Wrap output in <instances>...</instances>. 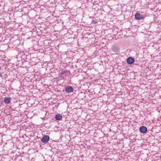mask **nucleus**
<instances>
[{
    "mask_svg": "<svg viewBox=\"0 0 161 161\" xmlns=\"http://www.w3.org/2000/svg\"><path fill=\"white\" fill-rule=\"evenodd\" d=\"M49 136L47 135H45L42 138L41 141L43 143H46L49 141Z\"/></svg>",
    "mask_w": 161,
    "mask_h": 161,
    "instance_id": "nucleus-3",
    "label": "nucleus"
},
{
    "mask_svg": "<svg viewBox=\"0 0 161 161\" xmlns=\"http://www.w3.org/2000/svg\"><path fill=\"white\" fill-rule=\"evenodd\" d=\"M11 98L10 97H5L3 100L4 103L6 104L9 103L11 101Z\"/></svg>",
    "mask_w": 161,
    "mask_h": 161,
    "instance_id": "nucleus-7",
    "label": "nucleus"
},
{
    "mask_svg": "<svg viewBox=\"0 0 161 161\" xmlns=\"http://www.w3.org/2000/svg\"><path fill=\"white\" fill-rule=\"evenodd\" d=\"M62 118V116L60 114H56L55 116V119L56 120H59Z\"/></svg>",
    "mask_w": 161,
    "mask_h": 161,
    "instance_id": "nucleus-8",
    "label": "nucleus"
},
{
    "mask_svg": "<svg viewBox=\"0 0 161 161\" xmlns=\"http://www.w3.org/2000/svg\"><path fill=\"white\" fill-rule=\"evenodd\" d=\"M3 76V75L2 74V73L0 72V76L1 77H2Z\"/></svg>",
    "mask_w": 161,
    "mask_h": 161,
    "instance_id": "nucleus-10",
    "label": "nucleus"
},
{
    "mask_svg": "<svg viewBox=\"0 0 161 161\" xmlns=\"http://www.w3.org/2000/svg\"><path fill=\"white\" fill-rule=\"evenodd\" d=\"M135 61L134 59L133 58L129 57L126 60L127 63L129 64H133Z\"/></svg>",
    "mask_w": 161,
    "mask_h": 161,
    "instance_id": "nucleus-5",
    "label": "nucleus"
},
{
    "mask_svg": "<svg viewBox=\"0 0 161 161\" xmlns=\"http://www.w3.org/2000/svg\"><path fill=\"white\" fill-rule=\"evenodd\" d=\"M65 92L66 93H70L73 92V88L71 86H68L65 88Z\"/></svg>",
    "mask_w": 161,
    "mask_h": 161,
    "instance_id": "nucleus-2",
    "label": "nucleus"
},
{
    "mask_svg": "<svg viewBox=\"0 0 161 161\" xmlns=\"http://www.w3.org/2000/svg\"><path fill=\"white\" fill-rule=\"evenodd\" d=\"M112 49L115 53H117L119 52V47L116 46H113L112 47Z\"/></svg>",
    "mask_w": 161,
    "mask_h": 161,
    "instance_id": "nucleus-6",
    "label": "nucleus"
},
{
    "mask_svg": "<svg viewBox=\"0 0 161 161\" xmlns=\"http://www.w3.org/2000/svg\"><path fill=\"white\" fill-rule=\"evenodd\" d=\"M135 19L136 20L143 19L145 18L144 16L141 15V14L138 13H137L135 14Z\"/></svg>",
    "mask_w": 161,
    "mask_h": 161,
    "instance_id": "nucleus-1",
    "label": "nucleus"
},
{
    "mask_svg": "<svg viewBox=\"0 0 161 161\" xmlns=\"http://www.w3.org/2000/svg\"><path fill=\"white\" fill-rule=\"evenodd\" d=\"M147 128L144 126L141 127L139 129V131L141 133L144 134L147 131Z\"/></svg>",
    "mask_w": 161,
    "mask_h": 161,
    "instance_id": "nucleus-4",
    "label": "nucleus"
},
{
    "mask_svg": "<svg viewBox=\"0 0 161 161\" xmlns=\"http://www.w3.org/2000/svg\"><path fill=\"white\" fill-rule=\"evenodd\" d=\"M66 73V71H63V72H62L60 74L61 75H64V74H65Z\"/></svg>",
    "mask_w": 161,
    "mask_h": 161,
    "instance_id": "nucleus-9",
    "label": "nucleus"
}]
</instances>
